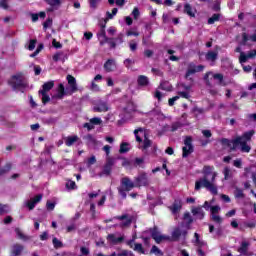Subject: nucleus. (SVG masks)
<instances>
[{
  "label": "nucleus",
  "instance_id": "1",
  "mask_svg": "<svg viewBox=\"0 0 256 256\" xmlns=\"http://www.w3.org/2000/svg\"><path fill=\"white\" fill-rule=\"evenodd\" d=\"M66 79L70 89L67 88L65 91V86L63 84H59L56 95L57 99H63L64 95H73V93H77V91H79V88L77 87V79H75L73 75L68 74Z\"/></svg>",
  "mask_w": 256,
  "mask_h": 256
},
{
  "label": "nucleus",
  "instance_id": "2",
  "mask_svg": "<svg viewBox=\"0 0 256 256\" xmlns=\"http://www.w3.org/2000/svg\"><path fill=\"white\" fill-rule=\"evenodd\" d=\"M8 85L12 86L14 91H21V93H25V89L29 87V82L23 79L21 75L17 74L11 77V80L8 81Z\"/></svg>",
  "mask_w": 256,
  "mask_h": 256
},
{
  "label": "nucleus",
  "instance_id": "3",
  "mask_svg": "<svg viewBox=\"0 0 256 256\" xmlns=\"http://www.w3.org/2000/svg\"><path fill=\"white\" fill-rule=\"evenodd\" d=\"M135 187V182L131 181L129 177H123L121 179V186L118 187V193L122 199H127V193L135 189Z\"/></svg>",
  "mask_w": 256,
  "mask_h": 256
},
{
  "label": "nucleus",
  "instance_id": "4",
  "mask_svg": "<svg viewBox=\"0 0 256 256\" xmlns=\"http://www.w3.org/2000/svg\"><path fill=\"white\" fill-rule=\"evenodd\" d=\"M202 187L210 191L212 195H217L218 193L217 186L213 185V183L207 179V176H204L195 182V191L201 190Z\"/></svg>",
  "mask_w": 256,
  "mask_h": 256
},
{
  "label": "nucleus",
  "instance_id": "5",
  "mask_svg": "<svg viewBox=\"0 0 256 256\" xmlns=\"http://www.w3.org/2000/svg\"><path fill=\"white\" fill-rule=\"evenodd\" d=\"M203 71H205V65H195L193 62H190L184 77L185 79H188L191 75H195V73H201ZM189 81L193 83V78H189Z\"/></svg>",
  "mask_w": 256,
  "mask_h": 256
},
{
  "label": "nucleus",
  "instance_id": "6",
  "mask_svg": "<svg viewBox=\"0 0 256 256\" xmlns=\"http://www.w3.org/2000/svg\"><path fill=\"white\" fill-rule=\"evenodd\" d=\"M184 147H182V157L186 159V157L190 156L191 153L195 151V147L193 146V138L191 136H186L184 139Z\"/></svg>",
  "mask_w": 256,
  "mask_h": 256
},
{
  "label": "nucleus",
  "instance_id": "7",
  "mask_svg": "<svg viewBox=\"0 0 256 256\" xmlns=\"http://www.w3.org/2000/svg\"><path fill=\"white\" fill-rule=\"evenodd\" d=\"M238 145H241L242 153H249V151H251V146H249L246 141H242L241 137H236L232 140L231 151H236Z\"/></svg>",
  "mask_w": 256,
  "mask_h": 256
},
{
  "label": "nucleus",
  "instance_id": "8",
  "mask_svg": "<svg viewBox=\"0 0 256 256\" xmlns=\"http://www.w3.org/2000/svg\"><path fill=\"white\" fill-rule=\"evenodd\" d=\"M135 239H137V237L133 236L132 239L126 242V245L136 253H139V255H145V248L143 247V244L135 243Z\"/></svg>",
  "mask_w": 256,
  "mask_h": 256
},
{
  "label": "nucleus",
  "instance_id": "9",
  "mask_svg": "<svg viewBox=\"0 0 256 256\" xmlns=\"http://www.w3.org/2000/svg\"><path fill=\"white\" fill-rule=\"evenodd\" d=\"M113 165H115V158L108 157L106 159V163L102 169V172L99 173V177H103V175L109 177V175H111V172L113 171Z\"/></svg>",
  "mask_w": 256,
  "mask_h": 256
},
{
  "label": "nucleus",
  "instance_id": "10",
  "mask_svg": "<svg viewBox=\"0 0 256 256\" xmlns=\"http://www.w3.org/2000/svg\"><path fill=\"white\" fill-rule=\"evenodd\" d=\"M135 187H147L149 185V177L147 173L142 172L134 179Z\"/></svg>",
  "mask_w": 256,
  "mask_h": 256
},
{
  "label": "nucleus",
  "instance_id": "11",
  "mask_svg": "<svg viewBox=\"0 0 256 256\" xmlns=\"http://www.w3.org/2000/svg\"><path fill=\"white\" fill-rule=\"evenodd\" d=\"M92 111L94 113H107L109 111V104L103 100H99L94 104Z\"/></svg>",
  "mask_w": 256,
  "mask_h": 256
},
{
  "label": "nucleus",
  "instance_id": "12",
  "mask_svg": "<svg viewBox=\"0 0 256 256\" xmlns=\"http://www.w3.org/2000/svg\"><path fill=\"white\" fill-rule=\"evenodd\" d=\"M149 231H150L152 239H154V241L156 243L159 244V243H161V241L167 240V236L161 235L159 233V229L157 228V226H154L153 228H150Z\"/></svg>",
  "mask_w": 256,
  "mask_h": 256
},
{
  "label": "nucleus",
  "instance_id": "13",
  "mask_svg": "<svg viewBox=\"0 0 256 256\" xmlns=\"http://www.w3.org/2000/svg\"><path fill=\"white\" fill-rule=\"evenodd\" d=\"M181 235L185 237V235H187V230L182 231L179 227L174 228L170 241H179V239H181Z\"/></svg>",
  "mask_w": 256,
  "mask_h": 256
},
{
  "label": "nucleus",
  "instance_id": "14",
  "mask_svg": "<svg viewBox=\"0 0 256 256\" xmlns=\"http://www.w3.org/2000/svg\"><path fill=\"white\" fill-rule=\"evenodd\" d=\"M114 219L118 221H124L120 224V227H129L131 225L132 220L129 218V214H123L121 216H114Z\"/></svg>",
  "mask_w": 256,
  "mask_h": 256
},
{
  "label": "nucleus",
  "instance_id": "15",
  "mask_svg": "<svg viewBox=\"0 0 256 256\" xmlns=\"http://www.w3.org/2000/svg\"><path fill=\"white\" fill-rule=\"evenodd\" d=\"M194 239L193 243L197 249H203L204 247H207V242L200 239L199 233H194Z\"/></svg>",
  "mask_w": 256,
  "mask_h": 256
},
{
  "label": "nucleus",
  "instance_id": "16",
  "mask_svg": "<svg viewBox=\"0 0 256 256\" xmlns=\"http://www.w3.org/2000/svg\"><path fill=\"white\" fill-rule=\"evenodd\" d=\"M115 60L113 59H108L105 63H104V69L106 73H111L113 71H115Z\"/></svg>",
  "mask_w": 256,
  "mask_h": 256
},
{
  "label": "nucleus",
  "instance_id": "17",
  "mask_svg": "<svg viewBox=\"0 0 256 256\" xmlns=\"http://www.w3.org/2000/svg\"><path fill=\"white\" fill-rule=\"evenodd\" d=\"M23 245L21 244H14L11 249L10 256H20L23 253Z\"/></svg>",
  "mask_w": 256,
  "mask_h": 256
},
{
  "label": "nucleus",
  "instance_id": "18",
  "mask_svg": "<svg viewBox=\"0 0 256 256\" xmlns=\"http://www.w3.org/2000/svg\"><path fill=\"white\" fill-rule=\"evenodd\" d=\"M218 58H219V52L217 51H208L205 54L206 61H211L212 63H215V61H217Z\"/></svg>",
  "mask_w": 256,
  "mask_h": 256
},
{
  "label": "nucleus",
  "instance_id": "19",
  "mask_svg": "<svg viewBox=\"0 0 256 256\" xmlns=\"http://www.w3.org/2000/svg\"><path fill=\"white\" fill-rule=\"evenodd\" d=\"M192 214L194 215V217H197V219L203 220L205 219V212L203 211L202 207H195L192 209Z\"/></svg>",
  "mask_w": 256,
  "mask_h": 256
},
{
  "label": "nucleus",
  "instance_id": "20",
  "mask_svg": "<svg viewBox=\"0 0 256 256\" xmlns=\"http://www.w3.org/2000/svg\"><path fill=\"white\" fill-rule=\"evenodd\" d=\"M77 141H80L79 136H77V135L68 136L65 139V145H66V147H73V145H75V143H77Z\"/></svg>",
  "mask_w": 256,
  "mask_h": 256
},
{
  "label": "nucleus",
  "instance_id": "21",
  "mask_svg": "<svg viewBox=\"0 0 256 256\" xmlns=\"http://www.w3.org/2000/svg\"><path fill=\"white\" fill-rule=\"evenodd\" d=\"M107 240L111 241L114 245H117V243H123L125 241V238L123 236L116 237L115 234H109L107 236Z\"/></svg>",
  "mask_w": 256,
  "mask_h": 256
},
{
  "label": "nucleus",
  "instance_id": "22",
  "mask_svg": "<svg viewBox=\"0 0 256 256\" xmlns=\"http://www.w3.org/2000/svg\"><path fill=\"white\" fill-rule=\"evenodd\" d=\"M53 87H55V82L54 81H48V82H45L43 85H42V90H39L38 92L39 93H47L49 91H51V89H53Z\"/></svg>",
  "mask_w": 256,
  "mask_h": 256
},
{
  "label": "nucleus",
  "instance_id": "23",
  "mask_svg": "<svg viewBox=\"0 0 256 256\" xmlns=\"http://www.w3.org/2000/svg\"><path fill=\"white\" fill-rule=\"evenodd\" d=\"M137 83L139 87H147V85H149V77L145 75H139L137 78Z\"/></svg>",
  "mask_w": 256,
  "mask_h": 256
},
{
  "label": "nucleus",
  "instance_id": "24",
  "mask_svg": "<svg viewBox=\"0 0 256 256\" xmlns=\"http://www.w3.org/2000/svg\"><path fill=\"white\" fill-rule=\"evenodd\" d=\"M237 251L238 253H241V255L247 256L249 251V242H242Z\"/></svg>",
  "mask_w": 256,
  "mask_h": 256
},
{
  "label": "nucleus",
  "instance_id": "25",
  "mask_svg": "<svg viewBox=\"0 0 256 256\" xmlns=\"http://www.w3.org/2000/svg\"><path fill=\"white\" fill-rule=\"evenodd\" d=\"M184 13L189 17H195V12H193V7L189 3L184 4Z\"/></svg>",
  "mask_w": 256,
  "mask_h": 256
},
{
  "label": "nucleus",
  "instance_id": "26",
  "mask_svg": "<svg viewBox=\"0 0 256 256\" xmlns=\"http://www.w3.org/2000/svg\"><path fill=\"white\" fill-rule=\"evenodd\" d=\"M49 7H61L63 0H44Z\"/></svg>",
  "mask_w": 256,
  "mask_h": 256
},
{
  "label": "nucleus",
  "instance_id": "27",
  "mask_svg": "<svg viewBox=\"0 0 256 256\" xmlns=\"http://www.w3.org/2000/svg\"><path fill=\"white\" fill-rule=\"evenodd\" d=\"M253 135H255V130H250V131H247V132H244L241 137V139L244 141H251V138L253 137Z\"/></svg>",
  "mask_w": 256,
  "mask_h": 256
},
{
  "label": "nucleus",
  "instance_id": "28",
  "mask_svg": "<svg viewBox=\"0 0 256 256\" xmlns=\"http://www.w3.org/2000/svg\"><path fill=\"white\" fill-rule=\"evenodd\" d=\"M130 148H129V143L127 142H122L120 144V149H119V153L123 154V153H129Z\"/></svg>",
  "mask_w": 256,
  "mask_h": 256
},
{
  "label": "nucleus",
  "instance_id": "29",
  "mask_svg": "<svg viewBox=\"0 0 256 256\" xmlns=\"http://www.w3.org/2000/svg\"><path fill=\"white\" fill-rule=\"evenodd\" d=\"M220 143H221L222 147H229V149L231 151V147H233V140H229L227 138H222L220 140Z\"/></svg>",
  "mask_w": 256,
  "mask_h": 256
},
{
  "label": "nucleus",
  "instance_id": "30",
  "mask_svg": "<svg viewBox=\"0 0 256 256\" xmlns=\"http://www.w3.org/2000/svg\"><path fill=\"white\" fill-rule=\"evenodd\" d=\"M11 167V162H8L3 168H0V177L9 173L11 171Z\"/></svg>",
  "mask_w": 256,
  "mask_h": 256
},
{
  "label": "nucleus",
  "instance_id": "31",
  "mask_svg": "<svg viewBox=\"0 0 256 256\" xmlns=\"http://www.w3.org/2000/svg\"><path fill=\"white\" fill-rule=\"evenodd\" d=\"M144 129L143 128H137L134 130V135H135V138H136V141L138 143H143V138H141V136H139V133H144Z\"/></svg>",
  "mask_w": 256,
  "mask_h": 256
},
{
  "label": "nucleus",
  "instance_id": "32",
  "mask_svg": "<svg viewBox=\"0 0 256 256\" xmlns=\"http://www.w3.org/2000/svg\"><path fill=\"white\" fill-rule=\"evenodd\" d=\"M221 14H213L212 17L208 19V25H213L217 23V21H220Z\"/></svg>",
  "mask_w": 256,
  "mask_h": 256
},
{
  "label": "nucleus",
  "instance_id": "33",
  "mask_svg": "<svg viewBox=\"0 0 256 256\" xmlns=\"http://www.w3.org/2000/svg\"><path fill=\"white\" fill-rule=\"evenodd\" d=\"M152 143L153 142L147 137V135H145L144 140H143L142 149H144V151L149 149V147H151Z\"/></svg>",
  "mask_w": 256,
  "mask_h": 256
},
{
  "label": "nucleus",
  "instance_id": "34",
  "mask_svg": "<svg viewBox=\"0 0 256 256\" xmlns=\"http://www.w3.org/2000/svg\"><path fill=\"white\" fill-rule=\"evenodd\" d=\"M39 95H42V103L43 105H47L49 101H51V97H49V94L47 92H38Z\"/></svg>",
  "mask_w": 256,
  "mask_h": 256
},
{
  "label": "nucleus",
  "instance_id": "35",
  "mask_svg": "<svg viewBox=\"0 0 256 256\" xmlns=\"http://www.w3.org/2000/svg\"><path fill=\"white\" fill-rule=\"evenodd\" d=\"M52 243H53L54 249H61L63 247V242L57 239V237H54L52 239Z\"/></svg>",
  "mask_w": 256,
  "mask_h": 256
},
{
  "label": "nucleus",
  "instance_id": "36",
  "mask_svg": "<svg viewBox=\"0 0 256 256\" xmlns=\"http://www.w3.org/2000/svg\"><path fill=\"white\" fill-rule=\"evenodd\" d=\"M184 221L186 222L187 227L193 223V218L191 217V214L189 212L184 213L183 216Z\"/></svg>",
  "mask_w": 256,
  "mask_h": 256
},
{
  "label": "nucleus",
  "instance_id": "37",
  "mask_svg": "<svg viewBox=\"0 0 256 256\" xmlns=\"http://www.w3.org/2000/svg\"><path fill=\"white\" fill-rule=\"evenodd\" d=\"M84 139L92 145H97V139H95V137H93L91 134H87L86 136H84Z\"/></svg>",
  "mask_w": 256,
  "mask_h": 256
},
{
  "label": "nucleus",
  "instance_id": "38",
  "mask_svg": "<svg viewBox=\"0 0 256 256\" xmlns=\"http://www.w3.org/2000/svg\"><path fill=\"white\" fill-rule=\"evenodd\" d=\"M160 89H162V91H171V84L167 81H163L160 83Z\"/></svg>",
  "mask_w": 256,
  "mask_h": 256
},
{
  "label": "nucleus",
  "instance_id": "39",
  "mask_svg": "<svg viewBox=\"0 0 256 256\" xmlns=\"http://www.w3.org/2000/svg\"><path fill=\"white\" fill-rule=\"evenodd\" d=\"M89 122L95 127V125H101L103 123V120L99 117H94L89 120Z\"/></svg>",
  "mask_w": 256,
  "mask_h": 256
},
{
  "label": "nucleus",
  "instance_id": "40",
  "mask_svg": "<svg viewBox=\"0 0 256 256\" xmlns=\"http://www.w3.org/2000/svg\"><path fill=\"white\" fill-rule=\"evenodd\" d=\"M172 213H178L179 211H181V205L178 204L177 202H174V204L170 207Z\"/></svg>",
  "mask_w": 256,
  "mask_h": 256
},
{
  "label": "nucleus",
  "instance_id": "41",
  "mask_svg": "<svg viewBox=\"0 0 256 256\" xmlns=\"http://www.w3.org/2000/svg\"><path fill=\"white\" fill-rule=\"evenodd\" d=\"M213 79H215L216 81H218V82H219V85H223V79H224L223 74H221V73H216V74L213 75Z\"/></svg>",
  "mask_w": 256,
  "mask_h": 256
},
{
  "label": "nucleus",
  "instance_id": "42",
  "mask_svg": "<svg viewBox=\"0 0 256 256\" xmlns=\"http://www.w3.org/2000/svg\"><path fill=\"white\" fill-rule=\"evenodd\" d=\"M6 213H9V206L0 204V215H5Z\"/></svg>",
  "mask_w": 256,
  "mask_h": 256
},
{
  "label": "nucleus",
  "instance_id": "43",
  "mask_svg": "<svg viewBox=\"0 0 256 256\" xmlns=\"http://www.w3.org/2000/svg\"><path fill=\"white\" fill-rule=\"evenodd\" d=\"M224 174V180L227 181L229 180V177H231V169L229 167H225L223 170Z\"/></svg>",
  "mask_w": 256,
  "mask_h": 256
},
{
  "label": "nucleus",
  "instance_id": "44",
  "mask_svg": "<svg viewBox=\"0 0 256 256\" xmlns=\"http://www.w3.org/2000/svg\"><path fill=\"white\" fill-rule=\"evenodd\" d=\"M77 187V184L75 183V181H73V180H68L67 182H66V189H71V190H73V189H75Z\"/></svg>",
  "mask_w": 256,
  "mask_h": 256
},
{
  "label": "nucleus",
  "instance_id": "45",
  "mask_svg": "<svg viewBox=\"0 0 256 256\" xmlns=\"http://www.w3.org/2000/svg\"><path fill=\"white\" fill-rule=\"evenodd\" d=\"M37 45V39H31L27 47L28 51H33Z\"/></svg>",
  "mask_w": 256,
  "mask_h": 256
},
{
  "label": "nucleus",
  "instance_id": "46",
  "mask_svg": "<svg viewBox=\"0 0 256 256\" xmlns=\"http://www.w3.org/2000/svg\"><path fill=\"white\" fill-rule=\"evenodd\" d=\"M129 47L130 51H132V53H135V51H137V42L135 40H131L129 42Z\"/></svg>",
  "mask_w": 256,
  "mask_h": 256
},
{
  "label": "nucleus",
  "instance_id": "47",
  "mask_svg": "<svg viewBox=\"0 0 256 256\" xmlns=\"http://www.w3.org/2000/svg\"><path fill=\"white\" fill-rule=\"evenodd\" d=\"M235 197L237 198V199H243V198H245V193H243V190H241V189H236V191H235Z\"/></svg>",
  "mask_w": 256,
  "mask_h": 256
},
{
  "label": "nucleus",
  "instance_id": "48",
  "mask_svg": "<svg viewBox=\"0 0 256 256\" xmlns=\"http://www.w3.org/2000/svg\"><path fill=\"white\" fill-rule=\"evenodd\" d=\"M110 49H115L117 47V42H115V38H109L108 42Z\"/></svg>",
  "mask_w": 256,
  "mask_h": 256
},
{
  "label": "nucleus",
  "instance_id": "49",
  "mask_svg": "<svg viewBox=\"0 0 256 256\" xmlns=\"http://www.w3.org/2000/svg\"><path fill=\"white\" fill-rule=\"evenodd\" d=\"M150 253H154L155 255H163V252L156 245L152 246Z\"/></svg>",
  "mask_w": 256,
  "mask_h": 256
},
{
  "label": "nucleus",
  "instance_id": "50",
  "mask_svg": "<svg viewBox=\"0 0 256 256\" xmlns=\"http://www.w3.org/2000/svg\"><path fill=\"white\" fill-rule=\"evenodd\" d=\"M213 166H204L203 168V173L204 175H211V173L213 172Z\"/></svg>",
  "mask_w": 256,
  "mask_h": 256
},
{
  "label": "nucleus",
  "instance_id": "51",
  "mask_svg": "<svg viewBox=\"0 0 256 256\" xmlns=\"http://www.w3.org/2000/svg\"><path fill=\"white\" fill-rule=\"evenodd\" d=\"M248 59L249 57L247 56V54H245V52L240 53V57H239L240 63H247Z\"/></svg>",
  "mask_w": 256,
  "mask_h": 256
},
{
  "label": "nucleus",
  "instance_id": "52",
  "mask_svg": "<svg viewBox=\"0 0 256 256\" xmlns=\"http://www.w3.org/2000/svg\"><path fill=\"white\" fill-rule=\"evenodd\" d=\"M123 37H125L123 33H120L116 38H114L116 45H121L123 43Z\"/></svg>",
  "mask_w": 256,
  "mask_h": 256
},
{
  "label": "nucleus",
  "instance_id": "53",
  "mask_svg": "<svg viewBox=\"0 0 256 256\" xmlns=\"http://www.w3.org/2000/svg\"><path fill=\"white\" fill-rule=\"evenodd\" d=\"M80 253L82 256H87L89 255V253H91V251L89 250V248L82 246L80 247Z\"/></svg>",
  "mask_w": 256,
  "mask_h": 256
},
{
  "label": "nucleus",
  "instance_id": "54",
  "mask_svg": "<svg viewBox=\"0 0 256 256\" xmlns=\"http://www.w3.org/2000/svg\"><path fill=\"white\" fill-rule=\"evenodd\" d=\"M83 128L87 129V131H93V129H95V126L91 122H86L83 124Z\"/></svg>",
  "mask_w": 256,
  "mask_h": 256
},
{
  "label": "nucleus",
  "instance_id": "55",
  "mask_svg": "<svg viewBox=\"0 0 256 256\" xmlns=\"http://www.w3.org/2000/svg\"><path fill=\"white\" fill-rule=\"evenodd\" d=\"M97 163V158L95 156H91L88 158L87 165L91 167V165H95Z\"/></svg>",
  "mask_w": 256,
  "mask_h": 256
},
{
  "label": "nucleus",
  "instance_id": "56",
  "mask_svg": "<svg viewBox=\"0 0 256 256\" xmlns=\"http://www.w3.org/2000/svg\"><path fill=\"white\" fill-rule=\"evenodd\" d=\"M0 8L5 10L9 9L8 0H0Z\"/></svg>",
  "mask_w": 256,
  "mask_h": 256
},
{
  "label": "nucleus",
  "instance_id": "57",
  "mask_svg": "<svg viewBox=\"0 0 256 256\" xmlns=\"http://www.w3.org/2000/svg\"><path fill=\"white\" fill-rule=\"evenodd\" d=\"M212 10L213 11H221V2L220 1H216L213 6H212Z\"/></svg>",
  "mask_w": 256,
  "mask_h": 256
},
{
  "label": "nucleus",
  "instance_id": "58",
  "mask_svg": "<svg viewBox=\"0 0 256 256\" xmlns=\"http://www.w3.org/2000/svg\"><path fill=\"white\" fill-rule=\"evenodd\" d=\"M53 24V19L48 18L44 23H43V28L47 29L48 27H51V25Z\"/></svg>",
  "mask_w": 256,
  "mask_h": 256
},
{
  "label": "nucleus",
  "instance_id": "59",
  "mask_svg": "<svg viewBox=\"0 0 256 256\" xmlns=\"http://www.w3.org/2000/svg\"><path fill=\"white\" fill-rule=\"evenodd\" d=\"M35 205H37L32 199L27 202V207L30 211H33L35 209Z\"/></svg>",
  "mask_w": 256,
  "mask_h": 256
},
{
  "label": "nucleus",
  "instance_id": "60",
  "mask_svg": "<svg viewBox=\"0 0 256 256\" xmlns=\"http://www.w3.org/2000/svg\"><path fill=\"white\" fill-rule=\"evenodd\" d=\"M212 221H214L215 223H223V219L221 218V216L219 215H212Z\"/></svg>",
  "mask_w": 256,
  "mask_h": 256
},
{
  "label": "nucleus",
  "instance_id": "61",
  "mask_svg": "<svg viewBox=\"0 0 256 256\" xmlns=\"http://www.w3.org/2000/svg\"><path fill=\"white\" fill-rule=\"evenodd\" d=\"M178 99H179V96H174V97L170 98V99L168 100V105H169L170 107H173V105H175V101H177Z\"/></svg>",
  "mask_w": 256,
  "mask_h": 256
},
{
  "label": "nucleus",
  "instance_id": "62",
  "mask_svg": "<svg viewBox=\"0 0 256 256\" xmlns=\"http://www.w3.org/2000/svg\"><path fill=\"white\" fill-rule=\"evenodd\" d=\"M144 57H147V59H151V57H153V50H144Z\"/></svg>",
  "mask_w": 256,
  "mask_h": 256
},
{
  "label": "nucleus",
  "instance_id": "63",
  "mask_svg": "<svg viewBox=\"0 0 256 256\" xmlns=\"http://www.w3.org/2000/svg\"><path fill=\"white\" fill-rule=\"evenodd\" d=\"M244 226L247 227L248 229H255L256 222H245Z\"/></svg>",
  "mask_w": 256,
  "mask_h": 256
},
{
  "label": "nucleus",
  "instance_id": "64",
  "mask_svg": "<svg viewBox=\"0 0 256 256\" xmlns=\"http://www.w3.org/2000/svg\"><path fill=\"white\" fill-rule=\"evenodd\" d=\"M132 15L134 19H139V15H141V13L139 12V8H134L132 11Z\"/></svg>",
  "mask_w": 256,
  "mask_h": 256
}]
</instances>
